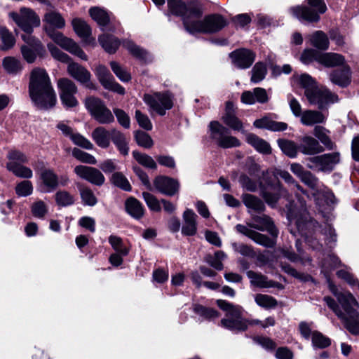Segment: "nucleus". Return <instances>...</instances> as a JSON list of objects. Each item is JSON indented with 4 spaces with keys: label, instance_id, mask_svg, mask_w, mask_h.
<instances>
[{
    "label": "nucleus",
    "instance_id": "46",
    "mask_svg": "<svg viewBox=\"0 0 359 359\" xmlns=\"http://www.w3.org/2000/svg\"><path fill=\"white\" fill-rule=\"evenodd\" d=\"M194 311L205 320H212L219 316V313L215 309L207 308L199 304L194 306Z\"/></svg>",
    "mask_w": 359,
    "mask_h": 359
},
{
    "label": "nucleus",
    "instance_id": "39",
    "mask_svg": "<svg viewBox=\"0 0 359 359\" xmlns=\"http://www.w3.org/2000/svg\"><path fill=\"white\" fill-rule=\"evenodd\" d=\"M98 40L102 48L109 53H114L120 45L118 39L112 35L103 34Z\"/></svg>",
    "mask_w": 359,
    "mask_h": 359
},
{
    "label": "nucleus",
    "instance_id": "62",
    "mask_svg": "<svg viewBox=\"0 0 359 359\" xmlns=\"http://www.w3.org/2000/svg\"><path fill=\"white\" fill-rule=\"evenodd\" d=\"M135 138L138 145L144 147L150 148L153 145V141L151 137L142 131H137L135 133Z\"/></svg>",
    "mask_w": 359,
    "mask_h": 359
},
{
    "label": "nucleus",
    "instance_id": "5",
    "mask_svg": "<svg viewBox=\"0 0 359 359\" xmlns=\"http://www.w3.org/2000/svg\"><path fill=\"white\" fill-rule=\"evenodd\" d=\"M143 100L151 111H155L160 116L165 114L167 110L173 106V96L169 92H155L145 94Z\"/></svg>",
    "mask_w": 359,
    "mask_h": 359
},
{
    "label": "nucleus",
    "instance_id": "60",
    "mask_svg": "<svg viewBox=\"0 0 359 359\" xmlns=\"http://www.w3.org/2000/svg\"><path fill=\"white\" fill-rule=\"evenodd\" d=\"M27 34L22 35V40L32 48H34L39 54H42L44 52V49L41 41L34 36L30 35V34Z\"/></svg>",
    "mask_w": 359,
    "mask_h": 359
},
{
    "label": "nucleus",
    "instance_id": "30",
    "mask_svg": "<svg viewBox=\"0 0 359 359\" xmlns=\"http://www.w3.org/2000/svg\"><path fill=\"white\" fill-rule=\"evenodd\" d=\"M292 14L299 20L309 22H318L320 19L318 13L305 6H294L290 8Z\"/></svg>",
    "mask_w": 359,
    "mask_h": 359
},
{
    "label": "nucleus",
    "instance_id": "32",
    "mask_svg": "<svg viewBox=\"0 0 359 359\" xmlns=\"http://www.w3.org/2000/svg\"><path fill=\"white\" fill-rule=\"evenodd\" d=\"M111 140L121 154H128V139L121 132L116 129L111 130Z\"/></svg>",
    "mask_w": 359,
    "mask_h": 359
},
{
    "label": "nucleus",
    "instance_id": "43",
    "mask_svg": "<svg viewBox=\"0 0 359 359\" xmlns=\"http://www.w3.org/2000/svg\"><path fill=\"white\" fill-rule=\"evenodd\" d=\"M0 37L2 42L1 45L0 46L1 50H9L15 45V39L7 28L4 27H0Z\"/></svg>",
    "mask_w": 359,
    "mask_h": 359
},
{
    "label": "nucleus",
    "instance_id": "35",
    "mask_svg": "<svg viewBox=\"0 0 359 359\" xmlns=\"http://www.w3.org/2000/svg\"><path fill=\"white\" fill-rule=\"evenodd\" d=\"M2 67L9 74H17L20 73L23 68L21 61L12 56H7L3 59Z\"/></svg>",
    "mask_w": 359,
    "mask_h": 359
},
{
    "label": "nucleus",
    "instance_id": "23",
    "mask_svg": "<svg viewBox=\"0 0 359 359\" xmlns=\"http://www.w3.org/2000/svg\"><path fill=\"white\" fill-rule=\"evenodd\" d=\"M223 122L235 130L241 131L243 123L235 115L234 104L231 102H227L225 107V113L222 116Z\"/></svg>",
    "mask_w": 359,
    "mask_h": 359
},
{
    "label": "nucleus",
    "instance_id": "28",
    "mask_svg": "<svg viewBox=\"0 0 359 359\" xmlns=\"http://www.w3.org/2000/svg\"><path fill=\"white\" fill-rule=\"evenodd\" d=\"M330 81L341 87L347 86L351 82V72L349 67L344 66L341 70L334 71L330 75Z\"/></svg>",
    "mask_w": 359,
    "mask_h": 359
},
{
    "label": "nucleus",
    "instance_id": "59",
    "mask_svg": "<svg viewBox=\"0 0 359 359\" xmlns=\"http://www.w3.org/2000/svg\"><path fill=\"white\" fill-rule=\"evenodd\" d=\"M55 201L60 206H67L74 203V197L66 191H60L56 193Z\"/></svg>",
    "mask_w": 359,
    "mask_h": 359
},
{
    "label": "nucleus",
    "instance_id": "37",
    "mask_svg": "<svg viewBox=\"0 0 359 359\" xmlns=\"http://www.w3.org/2000/svg\"><path fill=\"white\" fill-rule=\"evenodd\" d=\"M247 276L250 280L251 285L254 286L262 288H268L273 286L272 281L268 280L267 277L260 273L248 271Z\"/></svg>",
    "mask_w": 359,
    "mask_h": 359
},
{
    "label": "nucleus",
    "instance_id": "50",
    "mask_svg": "<svg viewBox=\"0 0 359 359\" xmlns=\"http://www.w3.org/2000/svg\"><path fill=\"white\" fill-rule=\"evenodd\" d=\"M278 145L282 151L287 156L291 158H294L297 156L299 148L294 142L280 140H278Z\"/></svg>",
    "mask_w": 359,
    "mask_h": 359
},
{
    "label": "nucleus",
    "instance_id": "3",
    "mask_svg": "<svg viewBox=\"0 0 359 359\" xmlns=\"http://www.w3.org/2000/svg\"><path fill=\"white\" fill-rule=\"evenodd\" d=\"M201 15V11L197 9L184 20V27L189 32H215L226 25V20L221 15H210L203 20L200 19Z\"/></svg>",
    "mask_w": 359,
    "mask_h": 359
},
{
    "label": "nucleus",
    "instance_id": "33",
    "mask_svg": "<svg viewBox=\"0 0 359 359\" xmlns=\"http://www.w3.org/2000/svg\"><path fill=\"white\" fill-rule=\"evenodd\" d=\"M43 22L46 23L45 27L48 29L53 28L62 29L65 25V21L62 15L55 11H50L44 15Z\"/></svg>",
    "mask_w": 359,
    "mask_h": 359
},
{
    "label": "nucleus",
    "instance_id": "42",
    "mask_svg": "<svg viewBox=\"0 0 359 359\" xmlns=\"http://www.w3.org/2000/svg\"><path fill=\"white\" fill-rule=\"evenodd\" d=\"M6 168L19 177L31 178L33 176V172L30 168L15 162L8 161Z\"/></svg>",
    "mask_w": 359,
    "mask_h": 359
},
{
    "label": "nucleus",
    "instance_id": "54",
    "mask_svg": "<svg viewBox=\"0 0 359 359\" xmlns=\"http://www.w3.org/2000/svg\"><path fill=\"white\" fill-rule=\"evenodd\" d=\"M111 181L113 184L125 191L131 190V186L128 180L121 172H114L111 176Z\"/></svg>",
    "mask_w": 359,
    "mask_h": 359
},
{
    "label": "nucleus",
    "instance_id": "17",
    "mask_svg": "<svg viewBox=\"0 0 359 359\" xmlns=\"http://www.w3.org/2000/svg\"><path fill=\"white\" fill-rule=\"evenodd\" d=\"M153 184L157 191L170 196L177 194L180 189V183L177 180L165 175L156 177Z\"/></svg>",
    "mask_w": 359,
    "mask_h": 359
},
{
    "label": "nucleus",
    "instance_id": "15",
    "mask_svg": "<svg viewBox=\"0 0 359 359\" xmlns=\"http://www.w3.org/2000/svg\"><path fill=\"white\" fill-rule=\"evenodd\" d=\"M95 74L101 85L107 90L114 91L120 95L125 93V89L117 82L111 74L108 69L102 65H99L95 69Z\"/></svg>",
    "mask_w": 359,
    "mask_h": 359
},
{
    "label": "nucleus",
    "instance_id": "14",
    "mask_svg": "<svg viewBox=\"0 0 359 359\" xmlns=\"http://www.w3.org/2000/svg\"><path fill=\"white\" fill-rule=\"evenodd\" d=\"M95 74L101 85L107 90L114 91L120 95L125 93V89L117 82L111 74L108 69L102 65H99L95 69Z\"/></svg>",
    "mask_w": 359,
    "mask_h": 359
},
{
    "label": "nucleus",
    "instance_id": "6",
    "mask_svg": "<svg viewBox=\"0 0 359 359\" xmlns=\"http://www.w3.org/2000/svg\"><path fill=\"white\" fill-rule=\"evenodd\" d=\"M304 94L310 104L317 105L320 109L339 101L338 96L325 87L315 86L307 89Z\"/></svg>",
    "mask_w": 359,
    "mask_h": 359
},
{
    "label": "nucleus",
    "instance_id": "26",
    "mask_svg": "<svg viewBox=\"0 0 359 359\" xmlns=\"http://www.w3.org/2000/svg\"><path fill=\"white\" fill-rule=\"evenodd\" d=\"M91 136L99 147L107 149L109 147L111 140V131L110 132L105 128L100 126L92 132Z\"/></svg>",
    "mask_w": 359,
    "mask_h": 359
},
{
    "label": "nucleus",
    "instance_id": "44",
    "mask_svg": "<svg viewBox=\"0 0 359 359\" xmlns=\"http://www.w3.org/2000/svg\"><path fill=\"white\" fill-rule=\"evenodd\" d=\"M90 17L102 27L105 26L109 22V17L107 12L98 7H94L90 9Z\"/></svg>",
    "mask_w": 359,
    "mask_h": 359
},
{
    "label": "nucleus",
    "instance_id": "13",
    "mask_svg": "<svg viewBox=\"0 0 359 359\" xmlns=\"http://www.w3.org/2000/svg\"><path fill=\"white\" fill-rule=\"evenodd\" d=\"M95 74L101 85L107 90L114 91L120 95L125 93V89L117 82L111 74L108 69L102 65H99L95 69Z\"/></svg>",
    "mask_w": 359,
    "mask_h": 359
},
{
    "label": "nucleus",
    "instance_id": "53",
    "mask_svg": "<svg viewBox=\"0 0 359 359\" xmlns=\"http://www.w3.org/2000/svg\"><path fill=\"white\" fill-rule=\"evenodd\" d=\"M32 215L38 218H43L48 212V206L46 203L41 201L38 200L34 201L30 206Z\"/></svg>",
    "mask_w": 359,
    "mask_h": 359
},
{
    "label": "nucleus",
    "instance_id": "55",
    "mask_svg": "<svg viewBox=\"0 0 359 359\" xmlns=\"http://www.w3.org/2000/svg\"><path fill=\"white\" fill-rule=\"evenodd\" d=\"M311 340L313 346L319 348H326L331 344V341L328 337L318 331H313L312 332Z\"/></svg>",
    "mask_w": 359,
    "mask_h": 359
},
{
    "label": "nucleus",
    "instance_id": "11",
    "mask_svg": "<svg viewBox=\"0 0 359 359\" xmlns=\"http://www.w3.org/2000/svg\"><path fill=\"white\" fill-rule=\"evenodd\" d=\"M340 161V154L333 152L308 158L307 166L320 171L331 170Z\"/></svg>",
    "mask_w": 359,
    "mask_h": 359
},
{
    "label": "nucleus",
    "instance_id": "36",
    "mask_svg": "<svg viewBox=\"0 0 359 359\" xmlns=\"http://www.w3.org/2000/svg\"><path fill=\"white\" fill-rule=\"evenodd\" d=\"M247 142L251 144L257 151L269 154L271 152L270 145L264 140L254 134H248L246 136Z\"/></svg>",
    "mask_w": 359,
    "mask_h": 359
},
{
    "label": "nucleus",
    "instance_id": "41",
    "mask_svg": "<svg viewBox=\"0 0 359 359\" xmlns=\"http://www.w3.org/2000/svg\"><path fill=\"white\" fill-rule=\"evenodd\" d=\"M311 45L320 50H326L329 47V39L322 31H316L309 36Z\"/></svg>",
    "mask_w": 359,
    "mask_h": 359
},
{
    "label": "nucleus",
    "instance_id": "51",
    "mask_svg": "<svg viewBox=\"0 0 359 359\" xmlns=\"http://www.w3.org/2000/svg\"><path fill=\"white\" fill-rule=\"evenodd\" d=\"M266 73L267 69L264 63H256L252 69L251 81L255 83L262 81L265 78Z\"/></svg>",
    "mask_w": 359,
    "mask_h": 359
},
{
    "label": "nucleus",
    "instance_id": "56",
    "mask_svg": "<svg viewBox=\"0 0 359 359\" xmlns=\"http://www.w3.org/2000/svg\"><path fill=\"white\" fill-rule=\"evenodd\" d=\"M143 198L148 208L154 212H159L161 210V203L157 198L149 192L142 193Z\"/></svg>",
    "mask_w": 359,
    "mask_h": 359
},
{
    "label": "nucleus",
    "instance_id": "34",
    "mask_svg": "<svg viewBox=\"0 0 359 359\" xmlns=\"http://www.w3.org/2000/svg\"><path fill=\"white\" fill-rule=\"evenodd\" d=\"M242 201L250 211L262 212L265 208L263 201L256 196L250 194H243Z\"/></svg>",
    "mask_w": 359,
    "mask_h": 359
},
{
    "label": "nucleus",
    "instance_id": "16",
    "mask_svg": "<svg viewBox=\"0 0 359 359\" xmlns=\"http://www.w3.org/2000/svg\"><path fill=\"white\" fill-rule=\"evenodd\" d=\"M74 172L79 177L92 184L100 187L105 182L102 172L94 167L79 165L74 168Z\"/></svg>",
    "mask_w": 359,
    "mask_h": 359
},
{
    "label": "nucleus",
    "instance_id": "40",
    "mask_svg": "<svg viewBox=\"0 0 359 359\" xmlns=\"http://www.w3.org/2000/svg\"><path fill=\"white\" fill-rule=\"evenodd\" d=\"M329 131L322 126H316L313 129V135L328 150L335 148V144L328 135Z\"/></svg>",
    "mask_w": 359,
    "mask_h": 359
},
{
    "label": "nucleus",
    "instance_id": "7",
    "mask_svg": "<svg viewBox=\"0 0 359 359\" xmlns=\"http://www.w3.org/2000/svg\"><path fill=\"white\" fill-rule=\"evenodd\" d=\"M85 105L91 116L100 123L108 124L114 121L112 113L100 99L94 97H87Z\"/></svg>",
    "mask_w": 359,
    "mask_h": 359
},
{
    "label": "nucleus",
    "instance_id": "64",
    "mask_svg": "<svg viewBox=\"0 0 359 359\" xmlns=\"http://www.w3.org/2000/svg\"><path fill=\"white\" fill-rule=\"evenodd\" d=\"M70 139L75 144L86 149H93L94 147L93 144L87 138L79 133H74Z\"/></svg>",
    "mask_w": 359,
    "mask_h": 359
},
{
    "label": "nucleus",
    "instance_id": "58",
    "mask_svg": "<svg viewBox=\"0 0 359 359\" xmlns=\"http://www.w3.org/2000/svg\"><path fill=\"white\" fill-rule=\"evenodd\" d=\"M110 66L114 73L121 81L128 82L130 80V74L116 62H111Z\"/></svg>",
    "mask_w": 359,
    "mask_h": 359
},
{
    "label": "nucleus",
    "instance_id": "9",
    "mask_svg": "<svg viewBox=\"0 0 359 359\" xmlns=\"http://www.w3.org/2000/svg\"><path fill=\"white\" fill-rule=\"evenodd\" d=\"M57 88L62 104L67 108L75 107L79 104L75 95L77 93L76 84L69 79L62 78L57 81Z\"/></svg>",
    "mask_w": 359,
    "mask_h": 359
},
{
    "label": "nucleus",
    "instance_id": "24",
    "mask_svg": "<svg viewBox=\"0 0 359 359\" xmlns=\"http://www.w3.org/2000/svg\"><path fill=\"white\" fill-rule=\"evenodd\" d=\"M327 120V115L317 110H306L301 116V123L306 126L315 124L324 123Z\"/></svg>",
    "mask_w": 359,
    "mask_h": 359
},
{
    "label": "nucleus",
    "instance_id": "18",
    "mask_svg": "<svg viewBox=\"0 0 359 359\" xmlns=\"http://www.w3.org/2000/svg\"><path fill=\"white\" fill-rule=\"evenodd\" d=\"M67 70L73 79L84 85L86 88L93 90L96 88L95 85L90 82V72L85 67L70 60L68 62Z\"/></svg>",
    "mask_w": 359,
    "mask_h": 359
},
{
    "label": "nucleus",
    "instance_id": "27",
    "mask_svg": "<svg viewBox=\"0 0 359 359\" xmlns=\"http://www.w3.org/2000/svg\"><path fill=\"white\" fill-rule=\"evenodd\" d=\"M168 6L171 13L182 16L184 21L191 12L197 11V9H192L182 0H168Z\"/></svg>",
    "mask_w": 359,
    "mask_h": 359
},
{
    "label": "nucleus",
    "instance_id": "31",
    "mask_svg": "<svg viewBox=\"0 0 359 359\" xmlns=\"http://www.w3.org/2000/svg\"><path fill=\"white\" fill-rule=\"evenodd\" d=\"M125 208L127 213L135 219L142 218L144 213L142 203L133 197H130L126 201Z\"/></svg>",
    "mask_w": 359,
    "mask_h": 359
},
{
    "label": "nucleus",
    "instance_id": "4",
    "mask_svg": "<svg viewBox=\"0 0 359 359\" xmlns=\"http://www.w3.org/2000/svg\"><path fill=\"white\" fill-rule=\"evenodd\" d=\"M217 304L221 309L226 311V317L220 321L222 327L237 332L246 330V319L242 317L241 306L222 299L217 300Z\"/></svg>",
    "mask_w": 359,
    "mask_h": 359
},
{
    "label": "nucleus",
    "instance_id": "61",
    "mask_svg": "<svg viewBox=\"0 0 359 359\" xmlns=\"http://www.w3.org/2000/svg\"><path fill=\"white\" fill-rule=\"evenodd\" d=\"M48 49L50 51L51 55L55 59L62 62L67 63L69 62L71 58L66 53L61 51L58 48L51 43L48 44Z\"/></svg>",
    "mask_w": 359,
    "mask_h": 359
},
{
    "label": "nucleus",
    "instance_id": "52",
    "mask_svg": "<svg viewBox=\"0 0 359 359\" xmlns=\"http://www.w3.org/2000/svg\"><path fill=\"white\" fill-rule=\"evenodd\" d=\"M255 302L264 309L274 308L277 305V301L271 296L263 294H257L255 297Z\"/></svg>",
    "mask_w": 359,
    "mask_h": 359
},
{
    "label": "nucleus",
    "instance_id": "57",
    "mask_svg": "<svg viewBox=\"0 0 359 359\" xmlns=\"http://www.w3.org/2000/svg\"><path fill=\"white\" fill-rule=\"evenodd\" d=\"M72 155L77 160L82 163L95 165L97 163L96 158L91 154L83 151L77 148H74L72 150Z\"/></svg>",
    "mask_w": 359,
    "mask_h": 359
},
{
    "label": "nucleus",
    "instance_id": "1",
    "mask_svg": "<svg viewBox=\"0 0 359 359\" xmlns=\"http://www.w3.org/2000/svg\"><path fill=\"white\" fill-rule=\"evenodd\" d=\"M330 290L336 297L339 304L330 297H325L324 301L335 315L343 322L344 327L352 334H359L358 303L348 292H337L336 287L330 284Z\"/></svg>",
    "mask_w": 359,
    "mask_h": 359
},
{
    "label": "nucleus",
    "instance_id": "25",
    "mask_svg": "<svg viewBox=\"0 0 359 359\" xmlns=\"http://www.w3.org/2000/svg\"><path fill=\"white\" fill-rule=\"evenodd\" d=\"M253 124L257 128L267 129L272 131H283L287 128V123L273 121L269 116L255 120Z\"/></svg>",
    "mask_w": 359,
    "mask_h": 359
},
{
    "label": "nucleus",
    "instance_id": "45",
    "mask_svg": "<svg viewBox=\"0 0 359 359\" xmlns=\"http://www.w3.org/2000/svg\"><path fill=\"white\" fill-rule=\"evenodd\" d=\"M133 156L141 165L153 170H156L157 168V164L151 156L146 154L140 153L137 151H133Z\"/></svg>",
    "mask_w": 359,
    "mask_h": 359
},
{
    "label": "nucleus",
    "instance_id": "20",
    "mask_svg": "<svg viewBox=\"0 0 359 359\" xmlns=\"http://www.w3.org/2000/svg\"><path fill=\"white\" fill-rule=\"evenodd\" d=\"M230 57L236 67L241 69H247L253 63L255 55L250 50L240 49L231 53Z\"/></svg>",
    "mask_w": 359,
    "mask_h": 359
},
{
    "label": "nucleus",
    "instance_id": "38",
    "mask_svg": "<svg viewBox=\"0 0 359 359\" xmlns=\"http://www.w3.org/2000/svg\"><path fill=\"white\" fill-rule=\"evenodd\" d=\"M41 179L46 188V191H51L58 185V178L53 170L46 169L41 173Z\"/></svg>",
    "mask_w": 359,
    "mask_h": 359
},
{
    "label": "nucleus",
    "instance_id": "29",
    "mask_svg": "<svg viewBox=\"0 0 359 359\" xmlns=\"http://www.w3.org/2000/svg\"><path fill=\"white\" fill-rule=\"evenodd\" d=\"M318 62L325 67H332L343 65L344 58L342 55L334 53H320L318 57Z\"/></svg>",
    "mask_w": 359,
    "mask_h": 359
},
{
    "label": "nucleus",
    "instance_id": "12",
    "mask_svg": "<svg viewBox=\"0 0 359 359\" xmlns=\"http://www.w3.org/2000/svg\"><path fill=\"white\" fill-rule=\"evenodd\" d=\"M209 128L212 138L217 140L218 145L223 148H230L240 145L239 140L230 135H225L224 133L226 129L218 121H211Z\"/></svg>",
    "mask_w": 359,
    "mask_h": 359
},
{
    "label": "nucleus",
    "instance_id": "48",
    "mask_svg": "<svg viewBox=\"0 0 359 359\" xmlns=\"http://www.w3.org/2000/svg\"><path fill=\"white\" fill-rule=\"evenodd\" d=\"M79 193L82 203L88 206H94L97 203V199L93 191L87 187H79Z\"/></svg>",
    "mask_w": 359,
    "mask_h": 359
},
{
    "label": "nucleus",
    "instance_id": "2",
    "mask_svg": "<svg viewBox=\"0 0 359 359\" xmlns=\"http://www.w3.org/2000/svg\"><path fill=\"white\" fill-rule=\"evenodd\" d=\"M29 94L32 102L40 109H49L55 106L57 95L44 69L36 67L30 72Z\"/></svg>",
    "mask_w": 359,
    "mask_h": 359
},
{
    "label": "nucleus",
    "instance_id": "63",
    "mask_svg": "<svg viewBox=\"0 0 359 359\" xmlns=\"http://www.w3.org/2000/svg\"><path fill=\"white\" fill-rule=\"evenodd\" d=\"M15 192L19 196H27L32 194L33 187L29 181H22L15 187Z\"/></svg>",
    "mask_w": 359,
    "mask_h": 359
},
{
    "label": "nucleus",
    "instance_id": "10",
    "mask_svg": "<svg viewBox=\"0 0 359 359\" xmlns=\"http://www.w3.org/2000/svg\"><path fill=\"white\" fill-rule=\"evenodd\" d=\"M46 32L53 41L65 50L69 51L70 53L77 56L83 60H88V57L83 50L71 39L65 36L60 32H55L53 29H48L47 27H46Z\"/></svg>",
    "mask_w": 359,
    "mask_h": 359
},
{
    "label": "nucleus",
    "instance_id": "19",
    "mask_svg": "<svg viewBox=\"0 0 359 359\" xmlns=\"http://www.w3.org/2000/svg\"><path fill=\"white\" fill-rule=\"evenodd\" d=\"M299 151L304 155L313 156L324 151L325 148L319 141L310 135H304L300 139Z\"/></svg>",
    "mask_w": 359,
    "mask_h": 359
},
{
    "label": "nucleus",
    "instance_id": "8",
    "mask_svg": "<svg viewBox=\"0 0 359 359\" xmlns=\"http://www.w3.org/2000/svg\"><path fill=\"white\" fill-rule=\"evenodd\" d=\"M9 17L22 29L25 32L31 34L34 27L40 25V19L31 9L22 8L19 13L11 12Z\"/></svg>",
    "mask_w": 359,
    "mask_h": 359
},
{
    "label": "nucleus",
    "instance_id": "22",
    "mask_svg": "<svg viewBox=\"0 0 359 359\" xmlns=\"http://www.w3.org/2000/svg\"><path fill=\"white\" fill-rule=\"evenodd\" d=\"M253 226L259 231L264 230V226H236V230L260 245H268L269 239L266 236L252 229L251 227Z\"/></svg>",
    "mask_w": 359,
    "mask_h": 359
},
{
    "label": "nucleus",
    "instance_id": "21",
    "mask_svg": "<svg viewBox=\"0 0 359 359\" xmlns=\"http://www.w3.org/2000/svg\"><path fill=\"white\" fill-rule=\"evenodd\" d=\"M269 96L264 88L257 87L252 91H244L241 95V102L245 104L252 105L256 102L264 104L269 101Z\"/></svg>",
    "mask_w": 359,
    "mask_h": 359
},
{
    "label": "nucleus",
    "instance_id": "49",
    "mask_svg": "<svg viewBox=\"0 0 359 359\" xmlns=\"http://www.w3.org/2000/svg\"><path fill=\"white\" fill-rule=\"evenodd\" d=\"M123 46L135 57L142 60H147L148 55L147 51L135 44L132 41H123Z\"/></svg>",
    "mask_w": 359,
    "mask_h": 359
},
{
    "label": "nucleus",
    "instance_id": "47",
    "mask_svg": "<svg viewBox=\"0 0 359 359\" xmlns=\"http://www.w3.org/2000/svg\"><path fill=\"white\" fill-rule=\"evenodd\" d=\"M72 26L75 32L82 38H87L90 35L91 29L83 20L75 18L72 20Z\"/></svg>",
    "mask_w": 359,
    "mask_h": 359
}]
</instances>
